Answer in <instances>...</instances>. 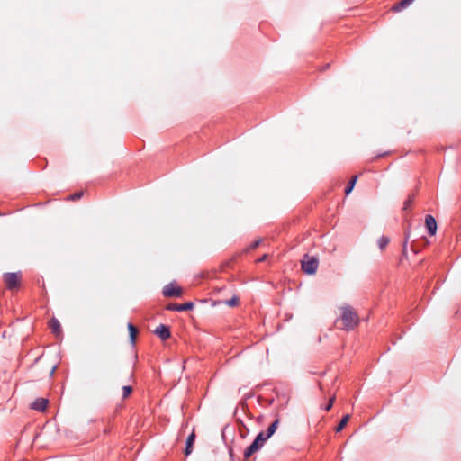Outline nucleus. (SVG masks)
<instances>
[{"label":"nucleus","instance_id":"3","mask_svg":"<svg viewBox=\"0 0 461 461\" xmlns=\"http://www.w3.org/2000/svg\"><path fill=\"white\" fill-rule=\"evenodd\" d=\"M265 443L266 441L264 440L263 436L258 434L253 442L244 450V460L250 461L249 458L252 455L261 449Z\"/></svg>","mask_w":461,"mask_h":461},{"label":"nucleus","instance_id":"8","mask_svg":"<svg viewBox=\"0 0 461 461\" xmlns=\"http://www.w3.org/2000/svg\"><path fill=\"white\" fill-rule=\"evenodd\" d=\"M154 333L158 337H159L162 340H166L167 339H168L171 336L169 327L165 324H160L159 326H158L155 329Z\"/></svg>","mask_w":461,"mask_h":461},{"label":"nucleus","instance_id":"15","mask_svg":"<svg viewBox=\"0 0 461 461\" xmlns=\"http://www.w3.org/2000/svg\"><path fill=\"white\" fill-rule=\"evenodd\" d=\"M349 419H350L349 414L344 415L342 417V419L340 420L339 423L336 427V432L341 431L345 428L347 423L348 422Z\"/></svg>","mask_w":461,"mask_h":461},{"label":"nucleus","instance_id":"22","mask_svg":"<svg viewBox=\"0 0 461 461\" xmlns=\"http://www.w3.org/2000/svg\"><path fill=\"white\" fill-rule=\"evenodd\" d=\"M407 246L406 241L402 242V257L404 258H408V251H407Z\"/></svg>","mask_w":461,"mask_h":461},{"label":"nucleus","instance_id":"14","mask_svg":"<svg viewBox=\"0 0 461 461\" xmlns=\"http://www.w3.org/2000/svg\"><path fill=\"white\" fill-rule=\"evenodd\" d=\"M414 0H401L395 5H393V10L394 12H401L406 7H408Z\"/></svg>","mask_w":461,"mask_h":461},{"label":"nucleus","instance_id":"9","mask_svg":"<svg viewBox=\"0 0 461 461\" xmlns=\"http://www.w3.org/2000/svg\"><path fill=\"white\" fill-rule=\"evenodd\" d=\"M278 424H279V419H276L272 423L271 425L268 427V429H267V431H261L258 433V435H262L263 436V438L265 441H267L268 438H270L273 434L276 432V430L277 429V427H278Z\"/></svg>","mask_w":461,"mask_h":461},{"label":"nucleus","instance_id":"17","mask_svg":"<svg viewBox=\"0 0 461 461\" xmlns=\"http://www.w3.org/2000/svg\"><path fill=\"white\" fill-rule=\"evenodd\" d=\"M390 242V239L387 236H382L379 238L377 243L380 249H384Z\"/></svg>","mask_w":461,"mask_h":461},{"label":"nucleus","instance_id":"20","mask_svg":"<svg viewBox=\"0 0 461 461\" xmlns=\"http://www.w3.org/2000/svg\"><path fill=\"white\" fill-rule=\"evenodd\" d=\"M82 196H83V192H77L69 196V200L77 201V200H79Z\"/></svg>","mask_w":461,"mask_h":461},{"label":"nucleus","instance_id":"10","mask_svg":"<svg viewBox=\"0 0 461 461\" xmlns=\"http://www.w3.org/2000/svg\"><path fill=\"white\" fill-rule=\"evenodd\" d=\"M48 400L45 398H37L31 404V408L38 411H44L48 406Z\"/></svg>","mask_w":461,"mask_h":461},{"label":"nucleus","instance_id":"21","mask_svg":"<svg viewBox=\"0 0 461 461\" xmlns=\"http://www.w3.org/2000/svg\"><path fill=\"white\" fill-rule=\"evenodd\" d=\"M261 241H262V240H261V239H258V240H254V241L249 245V247L248 249H257V248L260 245Z\"/></svg>","mask_w":461,"mask_h":461},{"label":"nucleus","instance_id":"18","mask_svg":"<svg viewBox=\"0 0 461 461\" xmlns=\"http://www.w3.org/2000/svg\"><path fill=\"white\" fill-rule=\"evenodd\" d=\"M240 298L238 296H233L230 300H227L225 303L228 306L233 307L236 306L239 303Z\"/></svg>","mask_w":461,"mask_h":461},{"label":"nucleus","instance_id":"24","mask_svg":"<svg viewBox=\"0 0 461 461\" xmlns=\"http://www.w3.org/2000/svg\"><path fill=\"white\" fill-rule=\"evenodd\" d=\"M410 236H411L410 230H409V229H407V230L404 231V240H403V241H406V245H408Z\"/></svg>","mask_w":461,"mask_h":461},{"label":"nucleus","instance_id":"13","mask_svg":"<svg viewBox=\"0 0 461 461\" xmlns=\"http://www.w3.org/2000/svg\"><path fill=\"white\" fill-rule=\"evenodd\" d=\"M49 325L56 335H59L61 332V325L56 318L50 319Z\"/></svg>","mask_w":461,"mask_h":461},{"label":"nucleus","instance_id":"23","mask_svg":"<svg viewBox=\"0 0 461 461\" xmlns=\"http://www.w3.org/2000/svg\"><path fill=\"white\" fill-rule=\"evenodd\" d=\"M334 401H335V396H332V397L330 399L329 402H328V403L326 404V406L324 407V410H325V411H330V410L332 408V405H333Z\"/></svg>","mask_w":461,"mask_h":461},{"label":"nucleus","instance_id":"7","mask_svg":"<svg viewBox=\"0 0 461 461\" xmlns=\"http://www.w3.org/2000/svg\"><path fill=\"white\" fill-rule=\"evenodd\" d=\"M425 225H426V228L428 230V233L430 236H433V235L436 234V232H437V221H436V219L432 215H430V214L426 215V217H425Z\"/></svg>","mask_w":461,"mask_h":461},{"label":"nucleus","instance_id":"6","mask_svg":"<svg viewBox=\"0 0 461 461\" xmlns=\"http://www.w3.org/2000/svg\"><path fill=\"white\" fill-rule=\"evenodd\" d=\"M162 293L166 297H179L182 294V289L180 287L174 286L172 284H169L163 288Z\"/></svg>","mask_w":461,"mask_h":461},{"label":"nucleus","instance_id":"25","mask_svg":"<svg viewBox=\"0 0 461 461\" xmlns=\"http://www.w3.org/2000/svg\"><path fill=\"white\" fill-rule=\"evenodd\" d=\"M411 203V199L409 198L408 200H406L404 202L403 210H407L410 207Z\"/></svg>","mask_w":461,"mask_h":461},{"label":"nucleus","instance_id":"4","mask_svg":"<svg viewBox=\"0 0 461 461\" xmlns=\"http://www.w3.org/2000/svg\"><path fill=\"white\" fill-rule=\"evenodd\" d=\"M3 277L4 282L9 290L15 289L20 285L18 273H5Z\"/></svg>","mask_w":461,"mask_h":461},{"label":"nucleus","instance_id":"27","mask_svg":"<svg viewBox=\"0 0 461 461\" xmlns=\"http://www.w3.org/2000/svg\"><path fill=\"white\" fill-rule=\"evenodd\" d=\"M56 367H57L56 366H52V368H51V370H50V375H52L54 374V372H55V370H56Z\"/></svg>","mask_w":461,"mask_h":461},{"label":"nucleus","instance_id":"1","mask_svg":"<svg viewBox=\"0 0 461 461\" xmlns=\"http://www.w3.org/2000/svg\"><path fill=\"white\" fill-rule=\"evenodd\" d=\"M340 319L343 323V327L347 330H353L358 324V316L353 308L348 304L341 306Z\"/></svg>","mask_w":461,"mask_h":461},{"label":"nucleus","instance_id":"5","mask_svg":"<svg viewBox=\"0 0 461 461\" xmlns=\"http://www.w3.org/2000/svg\"><path fill=\"white\" fill-rule=\"evenodd\" d=\"M194 306V303L193 302H186L185 303H171L167 305L166 309L168 311L185 312L192 310Z\"/></svg>","mask_w":461,"mask_h":461},{"label":"nucleus","instance_id":"19","mask_svg":"<svg viewBox=\"0 0 461 461\" xmlns=\"http://www.w3.org/2000/svg\"><path fill=\"white\" fill-rule=\"evenodd\" d=\"M132 392V387L130 385H125L122 387V398H127Z\"/></svg>","mask_w":461,"mask_h":461},{"label":"nucleus","instance_id":"12","mask_svg":"<svg viewBox=\"0 0 461 461\" xmlns=\"http://www.w3.org/2000/svg\"><path fill=\"white\" fill-rule=\"evenodd\" d=\"M195 440V434L194 432L193 431L187 438L186 439V442H185V454L186 456L190 455L193 451V445H194V442Z\"/></svg>","mask_w":461,"mask_h":461},{"label":"nucleus","instance_id":"11","mask_svg":"<svg viewBox=\"0 0 461 461\" xmlns=\"http://www.w3.org/2000/svg\"><path fill=\"white\" fill-rule=\"evenodd\" d=\"M127 327L129 330L130 343L132 346H135L138 329L131 322H129Z\"/></svg>","mask_w":461,"mask_h":461},{"label":"nucleus","instance_id":"2","mask_svg":"<svg viewBox=\"0 0 461 461\" xmlns=\"http://www.w3.org/2000/svg\"><path fill=\"white\" fill-rule=\"evenodd\" d=\"M318 266L319 259L308 254H305L301 261L302 270L307 275H314L318 269Z\"/></svg>","mask_w":461,"mask_h":461},{"label":"nucleus","instance_id":"16","mask_svg":"<svg viewBox=\"0 0 461 461\" xmlns=\"http://www.w3.org/2000/svg\"><path fill=\"white\" fill-rule=\"evenodd\" d=\"M357 176H354L351 177V179L349 180V182L348 183L346 188H345V194L346 195H348L351 191L353 190L356 183H357Z\"/></svg>","mask_w":461,"mask_h":461},{"label":"nucleus","instance_id":"26","mask_svg":"<svg viewBox=\"0 0 461 461\" xmlns=\"http://www.w3.org/2000/svg\"><path fill=\"white\" fill-rule=\"evenodd\" d=\"M268 255L267 254H264L261 258H259L257 261L258 262H263L265 261L267 258Z\"/></svg>","mask_w":461,"mask_h":461},{"label":"nucleus","instance_id":"28","mask_svg":"<svg viewBox=\"0 0 461 461\" xmlns=\"http://www.w3.org/2000/svg\"><path fill=\"white\" fill-rule=\"evenodd\" d=\"M329 66H330V64H326V66L324 67V69H326Z\"/></svg>","mask_w":461,"mask_h":461}]
</instances>
